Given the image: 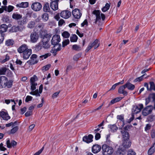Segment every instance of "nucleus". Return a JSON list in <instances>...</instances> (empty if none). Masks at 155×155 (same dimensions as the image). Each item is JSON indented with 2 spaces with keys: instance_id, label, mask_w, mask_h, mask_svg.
Returning <instances> with one entry per match:
<instances>
[{
  "instance_id": "obj_1",
  "label": "nucleus",
  "mask_w": 155,
  "mask_h": 155,
  "mask_svg": "<svg viewBox=\"0 0 155 155\" xmlns=\"http://www.w3.org/2000/svg\"><path fill=\"white\" fill-rule=\"evenodd\" d=\"M12 85V81L8 80L7 78L5 76H2L0 78V87L2 88L7 87L9 88Z\"/></svg>"
},
{
  "instance_id": "obj_2",
  "label": "nucleus",
  "mask_w": 155,
  "mask_h": 155,
  "mask_svg": "<svg viewBox=\"0 0 155 155\" xmlns=\"http://www.w3.org/2000/svg\"><path fill=\"white\" fill-rule=\"evenodd\" d=\"M51 35L47 34L43 37L42 40L41 47L45 49L49 48L51 46L49 41Z\"/></svg>"
},
{
  "instance_id": "obj_3",
  "label": "nucleus",
  "mask_w": 155,
  "mask_h": 155,
  "mask_svg": "<svg viewBox=\"0 0 155 155\" xmlns=\"http://www.w3.org/2000/svg\"><path fill=\"white\" fill-rule=\"evenodd\" d=\"M102 149L103 155H112L114 151L111 147L107 144H103L102 146Z\"/></svg>"
},
{
  "instance_id": "obj_4",
  "label": "nucleus",
  "mask_w": 155,
  "mask_h": 155,
  "mask_svg": "<svg viewBox=\"0 0 155 155\" xmlns=\"http://www.w3.org/2000/svg\"><path fill=\"white\" fill-rule=\"evenodd\" d=\"M39 38V36L38 33L35 32H32L30 35V41L31 43L36 42Z\"/></svg>"
},
{
  "instance_id": "obj_5",
  "label": "nucleus",
  "mask_w": 155,
  "mask_h": 155,
  "mask_svg": "<svg viewBox=\"0 0 155 155\" xmlns=\"http://www.w3.org/2000/svg\"><path fill=\"white\" fill-rule=\"evenodd\" d=\"M72 14L74 18L78 19L81 18L82 13L78 9H75L72 12Z\"/></svg>"
},
{
  "instance_id": "obj_6",
  "label": "nucleus",
  "mask_w": 155,
  "mask_h": 155,
  "mask_svg": "<svg viewBox=\"0 0 155 155\" xmlns=\"http://www.w3.org/2000/svg\"><path fill=\"white\" fill-rule=\"evenodd\" d=\"M61 40L60 37L58 35H54L51 40V44L52 45H58Z\"/></svg>"
},
{
  "instance_id": "obj_7",
  "label": "nucleus",
  "mask_w": 155,
  "mask_h": 155,
  "mask_svg": "<svg viewBox=\"0 0 155 155\" xmlns=\"http://www.w3.org/2000/svg\"><path fill=\"white\" fill-rule=\"evenodd\" d=\"M153 110V107L152 106H148L143 109L142 111V114L143 116H147L150 114Z\"/></svg>"
},
{
  "instance_id": "obj_8",
  "label": "nucleus",
  "mask_w": 155,
  "mask_h": 155,
  "mask_svg": "<svg viewBox=\"0 0 155 155\" xmlns=\"http://www.w3.org/2000/svg\"><path fill=\"white\" fill-rule=\"evenodd\" d=\"M143 107V106L141 104H140L138 106H134L132 110V114H135L139 113Z\"/></svg>"
},
{
  "instance_id": "obj_9",
  "label": "nucleus",
  "mask_w": 155,
  "mask_h": 155,
  "mask_svg": "<svg viewBox=\"0 0 155 155\" xmlns=\"http://www.w3.org/2000/svg\"><path fill=\"white\" fill-rule=\"evenodd\" d=\"M71 12L68 10H64L61 12L60 13L61 17L64 19H68L71 16Z\"/></svg>"
},
{
  "instance_id": "obj_10",
  "label": "nucleus",
  "mask_w": 155,
  "mask_h": 155,
  "mask_svg": "<svg viewBox=\"0 0 155 155\" xmlns=\"http://www.w3.org/2000/svg\"><path fill=\"white\" fill-rule=\"evenodd\" d=\"M41 5L39 2L33 3L31 6V8L34 11H39L41 8Z\"/></svg>"
},
{
  "instance_id": "obj_11",
  "label": "nucleus",
  "mask_w": 155,
  "mask_h": 155,
  "mask_svg": "<svg viewBox=\"0 0 155 155\" xmlns=\"http://www.w3.org/2000/svg\"><path fill=\"white\" fill-rule=\"evenodd\" d=\"M93 14L95 15L96 16V18L95 21V23L97 24V21L101 23V18L100 13L99 10H94L93 12Z\"/></svg>"
},
{
  "instance_id": "obj_12",
  "label": "nucleus",
  "mask_w": 155,
  "mask_h": 155,
  "mask_svg": "<svg viewBox=\"0 0 155 155\" xmlns=\"http://www.w3.org/2000/svg\"><path fill=\"white\" fill-rule=\"evenodd\" d=\"M37 56L36 54H33L30 58V59L27 61L31 65L34 64L37 62Z\"/></svg>"
},
{
  "instance_id": "obj_13",
  "label": "nucleus",
  "mask_w": 155,
  "mask_h": 155,
  "mask_svg": "<svg viewBox=\"0 0 155 155\" xmlns=\"http://www.w3.org/2000/svg\"><path fill=\"white\" fill-rule=\"evenodd\" d=\"M58 2L56 0L52 1L50 4L51 8L54 11H56L58 9Z\"/></svg>"
},
{
  "instance_id": "obj_14",
  "label": "nucleus",
  "mask_w": 155,
  "mask_h": 155,
  "mask_svg": "<svg viewBox=\"0 0 155 155\" xmlns=\"http://www.w3.org/2000/svg\"><path fill=\"white\" fill-rule=\"evenodd\" d=\"M131 145V142L130 140H123L122 143V146L124 148H128L130 147Z\"/></svg>"
},
{
  "instance_id": "obj_15",
  "label": "nucleus",
  "mask_w": 155,
  "mask_h": 155,
  "mask_svg": "<svg viewBox=\"0 0 155 155\" xmlns=\"http://www.w3.org/2000/svg\"><path fill=\"white\" fill-rule=\"evenodd\" d=\"M93 136L91 134H89L88 136H85L83 138V140L87 143H89L92 141Z\"/></svg>"
},
{
  "instance_id": "obj_16",
  "label": "nucleus",
  "mask_w": 155,
  "mask_h": 155,
  "mask_svg": "<svg viewBox=\"0 0 155 155\" xmlns=\"http://www.w3.org/2000/svg\"><path fill=\"white\" fill-rule=\"evenodd\" d=\"M23 54V56L24 59H28L31 54V50L28 49L24 51Z\"/></svg>"
},
{
  "instance_id": "obj_17",
  "label": "nucleus",
  "mask_w": 155,
  "mask_h": 155,
  "mask_svg": "<svg viewBox=\"0 0 155 155\" xmlns=\"http://www.w3.org/2000/svg\"><path fill=\"white\" fill-rule=\"evenodd\" d=\"M0 116L3 120H8L10 118L8 113L3 111L0 112Z\"/></svg>"
},
{
  "instance_id": "obj_18",
  "label": "nucleus",
  "mask_w": 155,
  "mask_h": 155,
  "mask_svg": "<svg viewBox=\"0 0 155 155\" xmlns=\"http://www.w3.org/2000/svg\"><path fill=\"white\" fill-rule=\"evenodd\" d=\"M101 148V146L98 144H96L93 146L92 150L94 153H97L100 151Z\"/></svg>"
},
{
  "instance_id": "obj_19",
  "label": "nucleus",
  "mask_w": 155,
  "mask_h": 155,
  "mask_svg": "<svg viewBox=\"0 0 155 155\" xmlns=\"http://www.w3.org/2000/svg\"><path fill=\"white\" fill-rule=\"evenodd\" d=\"M124 85L119 87L118 90V92L120 94H123L124 96H126L127 94V92L124 90L125 88Z\"/></svg>"
},
{
  "instance_id": "obj_20",
  "label": "nucleus",
  "mask_w": 155,
  "mask_h": 155,
  "mask_svg": "<svg viewBox=\"0 0 155 155\" xmlns=\"http://www.w3.org/2000/svg\"><path fill=\"white\" fill-rule=\"evenodd\" d=\"M27 45L24 44L21 45L18 49V51L19 53H22L28 50Z\"/></svg>"
},
{
  "instance_id": "obj_21",
  "label": "nucleus",
  "mask_w": 155,
  "mask_h": 155,
  "mask_svg": "<svg viewBox=\"0 0 155 155\" xmlns=\"http://www.w3.org/2000/svg\"><path fill=\"white\" fill-rule=\"evenodd\" d=\"M121 132L123 138V140H129L130 136L127 132L124 130H123Z\"/></svg>"
},
{
  "instance_id": "obj_22",
  "label": "nucleus",
  "mask_w": 155,
  "mask_h": 155,
  "mask_svg": "<svg viewBox=\"0 0 155 155\" xmlns=\"http://www.w3.org/2000/svg\"><path fill=\"white\" fill-rule=\"evenodd\" d=\"M23 30L22 28L18 25L13 26L10 29L11 31L12 32H16L18 31H21Z\"/></svg>"
},
{
  "instance_id": "obj_23",
  "label": "nucleus",
  "mask_w": 155,
  "mask_h": 155,
  "mask_svg": "<svg viewBox=\"0 0 155 155\" xmlns=\"http://www.w3.org/2000/svg\"><path fill=\"white\" fill-rule=\"evenodd\" d=\"M17 143L14 140H12L10 142L9 140H8L6 142V144L7 147L8 148H11L12 147L15 146L16 145Z\"/></svg>"
},
{
  "instance_id": "obj_24",
  "label": "nucleus",
  "mask_w": 155,
  "mask_h": 155,
  "mask_svg": "<svg viewBox=\"0 0 155 155\" xmlns=\"http://www.w3.org/2000/svg\"><path fill=\"white\" fill-rule=\"evenodd\" d=\"M125 88H127L128 89L133 90L135 88L134 85L130 82H127L124 85Z\"/></svg>"
},
{
  "instance_id": "obj_25",
  "label": "nucleus",
  "mask_w": 155,
  "mask_h": 155,
  "mask_svg": "<svg viewBox=\"0 0 155 155\" xmlns=\"http://www.w3.org/2000/svg\"><path fill=\"white\" fill-rule=\"evenodd\" d=\"M7 29L8 27L6 25L2 24L0 26V32L1 33H3L7 31Z\"/></svg>"
},
{
  "instance_id": "obj_26",
  "label": "nucleus",
  "mask_w": 155,
  "mask_h": 155,
  "mask_svg": "<svg viewBox=\"0 0 155 155\" xmlns=\"http://www.w3.org/2000/svg\"><path fill=\"white\" fill-rule=\"evenodd\" d=\"M155 151V143H154L153 146L149 149L148 151V155H152Z\"/></svg>"
},
{
  "instance_id": "obj_27",
  "label": "nucleus",
  "mask_w": 155,
  "mask_h": 155,
  "mask_svg": "<svg viewBox=\"0 0 155 155\" xmlns=\"http://www.w3.org/2000/svg\"><path fill=\"white\" fill-rule=\"evenodd\" d=\"M17 7L19 8H26L28 6V3L26 2H21V3L17 4L16 5Z\"/></svg>"
},
{
  "instance_id": "obj_28",
  "label": "nucleus",
  "mask_w": 155,
  "mask_h": 155,
  "mask_svg": "<svg viewBox=\"0 0 155 155\" xmlns=\"http://www.w3.org/2000/svg\"><path fill=\"white\" fill-rule=\"evenodd\" d=\"M22 15L20 14H18L17 13H14L12 15V18H13L15 20H18L21 18Z\"/></svg>"
},
{
  "instance_id": "obj_29",
  "label": "nucleus",
  "mask_w": 155,
  "mask_h": 155,
  "mask_svg": "<svg viewBox=\"0 0 155 155\" xmlns=\"http://www.w3.org/2000/svg\"><path fill=\"white\" fill-rule=\"evenodd\" d=\"M109 127L110 129V131L112 132H116L118 129V127L114 124L109 125Z\"/></svg>"
},
{
  "instance_id": "obj_30",
  "label": "nucleus",
  "mask_w": 155,
  "mask_h": 155,
  "mask_svg": "<svg viewBox=\"0 0 155 155\" xmlns=\"http://www.w3.org/2000/svg\"><path fill=\"white\" fill-rule=\"evenodd\" d=\"M98 42V40L96 39L92 43H90L91 44L93 47H94V49H96L99 46L100 44Z\"/></svg>"
},
{
  "instance_id": "obj_31",
  "label": "nucleus",
  "mask_w": 155,
  "mask_h": 155,
  "mask_svg": "<svg viewBox=\"0 0 155 155\" xmlns=\"http://www.w3.org/2000/svg\"><path fill=\"white\" fill-rule=\"evenodd\" d=\"M50 10L48 3H45L43 6V10L45 12H48Z\"/></svg>"
},
{
  "instance_id": "obj_32",
  "label": "nucleus",
  "mask_w": 155,
  "mask_h": 155,
  "mask_svg": "<svg viewBox=\"0 0 155 155\" xmlns=\"http://www.w3.org/2000/svg\"><path fill=\"white\" fill-rule=\"evenodd\" d=\"M35 25V22L34 21H31L28 24L27 27L28 28H33Z\"/></svg>"
},
{
  "instance_id": "obj_33",
  "label": "nucleus",
  "mask_w": 155,
  "mask_h": 155,
  "mask_svg": "<svg viewBox=\"0 0 155 155\" xmlns=\"http://www.w3.org/2000/svg\"><path fill=\"white\" fill-rule=\"evenodd\" d=\"M28 21V18L26 17H23L21 20L19 22L20 25H23L27 23Z\"/></svg>"
},
{
  "instance_id": "obj_34",
  "label": "nucleus",
  "mask_w": 155,
  "mask_h": 155,
  "mask_svg": "<svg viewBox=\"0 0 155 155\" xmlns=\"http://www.w3.org/2000/svg\"><path fill=\"white\" fill-rule=\"evenodd\" d=\"M41 18L44 21H47L49 18L48 15L46 13L43 14L41 16Z\"/></svg>"
},
{
  "instance_id": "obj_35",
  "label": "nucleus",
  "mask_w": 155,
  "mask_h": 155,
  "mask_svg": "<svg viewBox=\"0 0 155 155\" xmlns=\"http://www.w3.org/2000/svg\"><path fill=\"white\" fill-rule=\"evenodd\" d=\"M72 49L76 51H80L81 50V48L80 46L77 45H74L72 46Z\"/></svg>"
},
{
  "instance_id": "obj_36",
  "label": "nucleus",
  "mask_w": 155,
  "mask_h": 155,
  "mask_svg": "<svg viewBox=\"0 0 155 155\" xmlns=\"http://www.w3.org/2000/svg\"><path fill=\"white\" fill-rule=\"evenodd\" d=\"M122 98V97H118L113 99L110 101V104H113L121 100Z\"/></svg>"
},
{
  "instance_id": "obj_37",
  "label": "nucleus",
  "mask_w": 155,
  "mask_h": 155,
  "mask_svg": "<svg viewBox=\"0 0 155 155\" xmlns=\"http://www.w3.org/2000/svg\"><path fill=\"white\" fill-rule=\"evenodd\" d=\"M29 94H30L35 95L36 96H40V93H39L38 89H37L35 91H33L30 92Z\"/></svg>"
},
{
  "instance_id": "obj_38",
  "label": "nucleus",
  "mask_w": 155,
  "mask_h": 155,
  "mask_svg": "<svg viewBox=\"0 0 155 155\" xmlns=\"http://www.w3.org/2000/svg\"><path fill=\"white\" fill-rule=\"evenodd\" d=\"M110 4L108 3H107L105 5V6L102 9V11L104 12H105L107 11L110 8Z\"/></svg>"
},
{
  "instance_id": "obj_39",
  "label": "nucleus",
  "mask_w": 155,
  "mask_h": 155,
  "mask_svg": "<svg viewBox=\"0 0 155 155\" xmlns=\"http://www.w3.org/2000/svg\"><path fill=\"white\" fill-rule=\"evenodd\" d=\"M78 39V37L75 35H73L70 37V41L72 42H75L77 41Z\"/></svg>"
},
{
  "instance_id": "obj_40",
  "label": "nucleus",
  "mask_w": 155,
  "mask_h": 155,
  "mask_svg": "<svg viewBox=\"0 0 155 155\" xmlns=\"http://www.w3.org/2000/svg\"><path fill=\"white\" fill-rule=\"evenodd\" d=\"M14 41L12 39H8L5 42V45L8 46L12 45L14 44Z\"/></svg>"
},
{
  "instance_id": "obj_41",
  "label": "nucleus",
  "mask_w": 155,
  "mask_h": 155,
  "mask_svg": "<svg viewBox=\"0 0 155 155\" xmlns=\"http://www.w3.org/2000/svg\"><path fill=\"white\" fill-rule=\"evenodd\" d=\"M51 55L50 53H48L45 54L44 55H41L40 56V58L41 59V60H43L44 59L50 56Z\"/></svg>"
},
{
  "instance_id": "obj_42",
  "label": "nucleus",
  "mask_w": 155,
  "mask_h": 155,
  "mask_svg": "<svg viewBox=\"0 0 155 155\" xmlns=\"http://www.w3.org/2000/svg\"><path fill=\"white\" fill-rule=\"evenodd\" d=\"M81 53H78L74 56L73 59L75 61H77L81 57Z\"/></svg>"
},
{
  "instance_id": "obj_43",
  "label": "nucleus",
  "mask_w": 155,
  "mask_h": 155,
  "mask_svg": "<svg viewBox=\"0 0 155 155\" xmlns=\"http://www.w3.org/2000/svg\"><path fill=\"white\" fill-rule=\"evenodd\" d=\"M18 127L17 126H15L13 128H12L10 131V134H13L15 133L18 130Z\"/></svg>"
},
{
  "instance_id": "obj_44",
  "label": "nucleus",
  "mask_w": 155,
  "mask_h": 155,
  "mask_svg": "<svg viewBox=\"0 0 155 155\" xmlns=\"http://www.w3.org/2000/svg\"><path fill=\"white\" fill-rule=\"evenodd\" d=\"M31 90L33 91L35 90L36 88V86H37V83H31Z\"/></svg>"
},
{
  "instance_id": "obj_45",
  "label": "nucleus",
  "mask_w": 155,
  "mask_h": 155,
  "mask_svg": "<svg viewBox=\"0 0 155 155\" xmlns=\"http://www.w3.org/2000/svg\"><path fill=\"white\" fill-rule=\"evenodd\" d=\"M37 77L35 75H34L33 77H32L30 79V83H36L35 81L37 80Z\"/></svg>"
},
{
  "instance_id": "obj_46",
  "label": "nucleus",
  "mask_w": 155,
  "mask_h": 155,
  "mask_svg": "<svg viewBox=\"0 0 155 155\" xmlns=\"http://www.w3.org/2000/svg\"><path fill=\"white\" fill-rule=\"evenodd\" d=\"M150 90H153L155 91V84L154 82L152 81L150 82Z\"/></svg>"
},
{
  "instance_id": "obj_47",
  "label": "nucleus",
  "mask_w": 155,
  "mask_h": 155,
  "mask_svg": "<svg viewBox=\"0 0 155 155\" xmlns=\"http://www.w3.org/2000/svg\"><path fill=\"white\" fill-rule=\"evenodd\" d=\"M62 36L64 38H68L70 36V34L67 31H64L62 34Z\"/></svg>"
},
{
  "instance_id": "obj_48",
  "label": "nucleus",
  "mask_w": 155,
  "mask_h": 155,
  "mask_svg": "<svg viewBox=\"0 0 155 155\" xmlns=\"http://www.w3.org/2000/svg\"><path fill=\"white\" fill-rule=\"evenodd\" d=\"M69 43V39H67L65 40L62 42V46L64 47L65 46L68 44Z\"/></svg>"
},
{
  "instance_id": "obj_49",
  "label": "nucleus",
  "mask_w": 155,
  "mask_h": 155,
  "mask_svg": "<svg viewBox=\"0 0 155 155\" xmlns=\"http://www.w3.org/2000/svg\"><path fill=\"white\" fill-rule=\"evenodd\" d=\"M148 97L152 101H154L155 100V94L154 93L150 94Z\"/></svg>"
},
{
  "instance_id": "obj_50",
  "label": "nucleus",
  "mask_w": 155,
  "mask_h": 155,
  "mask_svg": "<svg viewBox=\"0 0 155 155\" xmlns=\"http://www.w3.org/2000/svg\"><path fill=\"white\" fill-rule=\"evenodd\" d=\"M5 34L4 33L0 34V44L2 43L4 39Z\"/></svg>"
},
{
  "instance_id": "obj_51",
  "label": "nucleus",
  "mask_w": 155,
  "mask_h": 155,
  "mask_svg": "<svg viewBox=\"0 0 155 155\" xmlns=\"http://www.w3.org/2000/svg\"><path fill=\"white\" fill-rule=\"evenodd\" d=\"M6 69L5 68H2L0 69V74H4L6 71Z\"/></svg>"
},
{
  "instance_id": "obj_52",
  "label": "nucleus",
  "mask_w": 155,
  "mask_h": 155,
  "mask_svg": "<svg viewBox=\"0 0 155 155\" xmlns=\"http://www.w3.org/2000/svg\"><path fill=\"white\" fill-rule=\"evenodd\" d=\"M51 66V64H48L46 66H44L42 68V70H45V71H47L50 68Z\"/></svg>"
},
{
  "instance_id": "obj_53",
  "label": "nucleus",
  "mask_w": 155,
  "mask_h": 155,
  "mask_svg": "<svg viewBox=\"0 0 155 155\" xmlns=\"http://www.w3.org/2000/svg\"><path fill=\"white\" fill-rule=\"evenodd\" d=\"M144 75H143L141 77H140L137 78H136L134 80V82H136L137 81L140 82V81H142L143 80V77Z\"/></svg>"
},
{
  "instance_id": "obj_54",
  "label": "nucleus",
  "mask_w": 155,
  "mask_h": 155,
  "mask_svg": "<svg viewBox=\"0 0 155 155\" xmlns=\"http://www.w3.org/2000/svg\"><path fill=\"white\" fill-rule=\"evenodd\" d=\"M44 149V146H43L42 148L38 150V152L35 153L34 155H39L42 152Z\"/></svg>"
},
{
  "instance_id": "obj_55",
  "label": "nucleus",
  "mask_w": 155,
  "mask_h": 155,
  "mask_svg": "<svg viewBox=\"0 0 155 155\" xmlns=\"http://www.w3.org/2000/svg\"><path fill=\"white\" fill-rule=\"evenodd\" d=\"M135 153L132 150H129L127 154V155H135Z\"/></svg>"
},
{
  "instance_id": "obj_56",
  "label": "nucleus",
  "mask_w": 155,
  "mask_h": 155,
  "mask_svg": "<svg viewBox=\"0 0 155 155\" xmlns=\"http://www.w3.org/2000/svg\"><path fill=\"white\" fill-rule=\"evenodd\" d=\"M32 97L30 96H27L26 97L25 101L26 102H28L32 100Z\"/></svg>"
},
{
  "instance_id": "obj_57",
  "label": "nucleus",
  "mask_w": 155,
  "mask_h": 155,
  "mask_svg": "<svg viewBox=\"0 0 155 155\" xmlns=\"http://www.w3.org/2000/svg\"><path fill=\"white\" fill-rule=\"evenodd\" d=\"M4 10H7V7L6 6H2L0 8V13H1L3 12Z\"/></svg>"
},
{
  "instance_id": "obj_58",
  "label": "nucleus",
  "mask_w": 155,
  "mask_h": 155,
  "mask_svg": "<svg viewBox=\"0 0 155 155\" xmlns=\"http://www.w3.org/2000/svg\"><path fill=\"white\" fill-rule=\"evenodd\" d=\"M92 47H93L91 44V43H90L89 44L86 49L85 51L86 52H88Z\"/></svg>"
},
{
  "instance_id": "obj_59",
  "label": "nucleus",
  "mask_w": 155,
  "mask_h": 155,
  "mask_svg": "<svg viewBox=\"0 0 155 155\" xmlns=\"http://www.w3.org/2000/svg\"><path fill=\"white\" fill-rule=\"evenodd\" d=\"M60 91H58L54 93L52 96V98L53 99H54L57 97Z\"/></svg>"
},
{
  "instance_id": "obj_60",
  "label": "nucleus",
  "mask_w": 155,
  "mask_h": 155,
  "mask_svg": "<svg viewBox=\"0 0 155 155\" xmlns=\"http://www.w3.org/2000/svg\"><path fill=\"white\" fill-rule=\"evenodd\" d=\"M3 144L2 143H1L0 144V150L1 151H5L6 150V149L5 147L3 146Z\"/></svg>"
},
{
  "instance_id": "obj_61",
  "label": "nucleus",
  "mask_w": 155,
  "mask_h": 155,
  "mask_svg": "<svg viewBox=\"0 0 155 155\" xmlns=\"http://www.w3.org/2000/svg\"><path fill=\"white\" fill-rule=\"evenodd\" d=\"M32 111H29L27 112L25 114V115L26 117H28L32 114Z\"/></svg>"
},
{
  "instance_id": "obj_62",
  "label": "nucleus",
  "mask_w": 155,
  "mask_h": 155,
  "mask_svg": "<svg viewBox=\"0 0 155 155\" xmlns=\"http://www.w3.org/2000/svg\"><path fill=\"white\" fill-rule=\"evenodd\" d=\"M117 119H119L122 121H124V116L123 115H118L117 117Z\"/></svg>"
},
{
  "instance_id": "obj_63",
  "label": "nucleus",
  "mask_w": 155,
  "mask_h": 155,
  "mask_svg": "<svg viewBox=\"0 0 155 155\" xmlns=\"http://www.w3.org/2000/svg\"><path fill=\"white\" fill-rule=\"evenodd\" d=\"M95 136V139L96 140H98L101 137L100 134L99 133H96Z\"/></svg>"
},
{
  "instance_id": "obj_64",
  "label": "nucleus",
  "mask_w": 155,
  "mask_h": 155,
  "mask_svg": "<svg viewBox=\"0 0 155 155\" xmlns=\"http://www.w3.org/2000/svg\"><path fill=\"white\" fill-rule=\"evenodd\" d=\"M148 120L150 121H152L154 120L155 119V117L154 116H151L149 117Z\"/></svg>"
}]
</instances>
